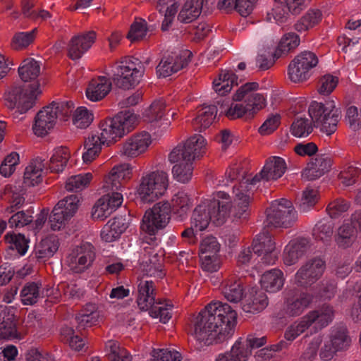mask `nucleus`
<instances>
[{
  "label": "nucleus",
  "mask_w": 361,
  "mask_h": 361,
  "mask_svg": "<svg viewBox=\"0 0 361 361\" xmlns=\"http://www.w3.org/2000/svg\"><path fill=\"white\" fill-rule=\"evenodd\" d=\"M74 109L72 102H52L40 110L35 118L32 129L37 136L46 135L54 128L56 120L66 121Z\"/></svg>",
  "instance_id": "obj_4"
},
{
  "label": "nucleus",
  "mask_w": 361,
  "mask_h": 361,
  "mask_svg": "<svg viewBox=\"0 0 361 361\" xmlns=\"http://www.w3.org/2000/svg\"><path fill=\"white\" fill-rule=\"evenodd\" d=\"M329 339L331 345L338 351L347 350L351 343L348 328L343 324H338L331 328Z\"/></svg>",
  "instance_id": "obj_28"
},
{
  "label": "nucleus",
  "mask_w": 361,
  "mask_h": 361,
  "mask_svg": "<svg viewBox=\"0 0 361 361\" xmlns=\"http://www.w3.org/2000/svg\"><path fill=\"white\" fill-rule=\"evenodd\" d=\"M39 86L38 82L28 85H14L5 94L6 106L10 109H17L14 112L15 118L26 113L34 106L37 95L41 93Z\"/></svg>",
  "instance_id": "obj_5"
},
{
  "label": "nucleus",
  "mask_w": 361,
  "mask_h": 361,
  "mask_svg": "<svg viewBox=\"0 0 361 361\" xmlns=\"http://www.w3.org/2000/svg\"><path fill=\"white\" fill-rule=\"evenodd\" d=\"M286 164L283 159L279 157L269 158L262 169V174L265 180H277L281 178L286 170Z\"/></svg>",
  "instance_id": "obj_32"
},
{
  "label": "nucleus",
  "mask_w": 361,
  "mask_h": 361,
  "mask_svg": "<svg viewBox=\"0 0 361 361\" xmlns=\"http://www.w3.org/2000/svg\"><path fill=\"white\" fill-rule=\"evenodd\" d=\"M140 263V269L143 275L161 279L165 275L164 271L163 254L152 247H145Z\"/></svg>",
  "instance_id": "obj_16"
},
{
  "label": "nucleus",
  "mask_w": 361,
  "mask_h": 361,
  "mask_svg": "<svg viewBox=\"0 0 361 361\" xmlns=\"http://www.w3.org/2000/svg\"><path fill=\"white\" fill-rule=\"evenodd\" d=\"M319 59L310 51H305L297 55L288 67L289 79L293 82H300L310 77V71L317 66Z\"/></svg>",
  "instance_id": "obj_13"
},
{
  "label": "nucleus",
  "mask_w": 361,
  "mask_h": 361,
  "mask_svg": "<svg viewBox=\"0 0 361 361\" xmlns=\"http://www.w3.org/2000/svg\"><path fill=\"white\" fill-rule=\"evenodd\" d=\"M341 118V111L339 108L327 116L326 118L319 126L320 130L327 135L334 133L337 129L338 123Z\"/></svg>",
  "instance_id": "obj_58"
},
{
  "label": "nucleus",
  "mask_w": 361,
  "mask_h": 361,
  "mask_svg": "<svg viewBox=\"0 0 361 361\" xmlns=\"http://www.w3.org/2000/svg\"><path fill=\"white\" fill-rule=\"evenodd\" d=\"M171 206L168 202L156 203L147 209L142 217L140 228L150 235H154L164 228L171 218Z\"/></svg>",
  "instance_id": "obj_11"
},
{
  "label": "nucleus",
  "mask_w": 361,
  "mask_h": 361,
  "mask_svg": "<svg viewBox=\"0 0 361 361\" xmlns=\"http://www.w3.org/2000/svg\"><path fill=\"white\" fill-rule=\"evenodd\" d=\"M250 355V351L245 348V344L239 338L229 352L219 355L216 361H247Z\"/></svg>",
  "instance_id": "obj_36"
},
{
  "label": "nucleus",
  "mask_w": 361,
  "mask_h": 361,
  "mask_svg": "<svg viewBox=\"0 0 361 361\" xmlns=\"http://www.w3.org/2000/svg\"><path fill=\"white\" fill-rule=\"evenodd\" d=\"M40 73V66L34 59H25L18 68V74L20 79L25 82L35 80Z\"/></svg>",
  "instance_id": "obj_41"
},
{
  "label": "nucleus",
  "mask_w": 361,
  "mask_h": 361,
  "mask_svg": "<svg viewBox=\"0 0 361 361\" xmlns=\"http://www.w3.org/2000/svg\"><path fill=\"white\" fill-rule=\"evenodd\" d=\"M357 232L350 224H343L337 230L335 241L341 248L350 247L356 240Z\"/></svg>",
  "instance_id": "obj_39"
},
{
  "label": "nucleus",
  "mask_w": 361,
  "mask_h": 361,
  "mask_svg": "<svg viewBox=\"0 0 361 361\" xmlns=\"http://www.w3.org/2000/svg\"><path fill=\"white\" fill-rule=\"evenodd\" d=\"M105 198H99L93 207L92 217L95 220L103 221L109 216L112 213V209H110L109 203H106Z\"/></svg>",
  "instance_id": "obj_61"
},
{
  "label": "nucleus",
  "mask_w": 361,
  "mask_h": 361,
  "mask_svg": "<svg viewBox=\"0 0 361 361\" xmlns=\"http://www.w3.org/2000/svg\"><path fill=\"white\" fill-rule=\"evenodd\" d=\"M220 249V245L214 236H208L202 240L200 245V254L216 256Z\"/></svg>",
  "instance_id": "obj_62"
},
{
  "label": "nucleus",
  "mask_w": 361,
  "mask_h": 361,
  "mask_svg": "<svg viewBox=\"0 0 361 361\" xmlns=\"http://www.w3.org/2000/svg\"><path fill=\"white\" fill-rule=\"evenodd\" d=\"M131 173V167L129 164H122L115 166L107 177L104 179V188L118 190L121 188L122 180L129 178Z\"/></svg>",
  "instance_id": "obj_23"
},
{
  "label": "nucleus",
  "mask_w": 361,
  "mask_h": 361,
  "mask_svg": "<svg viewBox=\"0 0 361 361\" xmlns=\"http://www.w3.org/2000/svg\"><path fill=\"white\" fill-rule=\"evenodd\" d=\"M334 313L332 306L324 305L317 310L310 312L307 316L312 324L317 322L321 328H324L333 321Z\"/></svg>",
  "instance_id": "obj_38"
},
{
  "label": "nucleus",
  "mask_w": 361,
  "mask_h": 361,
  "mask_svg": "<svg viewBox=\"0 0 361 361\" xmlns=\"http://www.w3.org/2000/svg\"><path fill=\"white\" fill-rule=\"evenodd\" d=\"M204 0H187L183 6L178 20L183 23H190L201 14Z\"/></svg>",
  "instance_id": "obj_33"
},
{
  "label": "nucleus",
  "mask_w": 361,
  "mask_h": 361,
  "mask_svg": "<svg viewBox=\"0 0 361 361\" xmlns=\"http://www.w3.org/2000/svg\"><path fill=\"white\" fill-rule=\"evenodd\" d=\"M292 134L298 137L308 136L313 130L312 122L307 118H297L291 125Z\"/></svg>",
  "instance_id": "obj_57"
},
{
  "label": "nucleus",
  "mask_w": 361,
  "mask_h": 361,
  "mask_svg": "<svg viewBox=\"0 0 361 361\" xmlns=\"http://www.w3.org/2000/svg\"><path fill=\"white\" fill-rule=\"evenodd\" d=\"M309 248L308 240L305 238L290 242L285 248L283 262L288 266L295 264Z\"/></svg>",
  "instance_id": "obj_27"
},
{
  "label": "nucleus",
  "mask_w": 361,
  "mask_h": 361,
  "mask_svg": "<svg viewBox=\"0 0 361 361\" xmlns=\"http://www.w3.org/2000/svg\"><path fill=\"white\" fill-rule=\"evenodd\" d=\"M80 198L78 195L67 196L59 201L51 211L49 224L53 231L63 228L78 209Z\"/></svg>",
  "instance_id": "obj_12"
},
{
  "label": "nucleus",
  "mask_w": 361,
  "mask_h": 361,
  "mask_svg": "<svg viewBox=\"0 0 361 361\" xmlns=\"http://www.w3.org/2000/svg\"><path fill=\"white\" fill-rule=\"evenodd\" d=\"M94 119L93 114L85 106L78 107L73 115V124L78 128H86Z\"/></svg>",
  "instance_id": "obj_55"
},
{
  "label": "nucleus",
  "mask_w": 361,
  "mask_h": 361,
  "mask_svg": "<svg viewBox=\"0 0 361 361\" xmlns=\"http://www.w3.org/2000/svg\"><path fill=\"white\" fill-rule=\"evenodd\" d=\"M256 82H247L243 85L233 96L234 102L243 103H232L229 108L224 110L226 116L231 120L245 118L251 119L259 110L266 106V99L263 94L255 92L259 89Z\"/></svg>",
  "instance_id": "obj_3"
},
{
  "label": "nucleus",
  "mask_w": 361,
  "mask_h": 361,
  "mask_svg": "<svg viewBox=\"0 0 361 361\" xmlns=\"http://www.w3.org/2000/svg\"><path fill=\"white\" fill-rule=\"evenodd\" d=\"M145 71V66L138 59L126 56L115 68L111 80L118 88L130 90L140 82Z\"/></svg>",
  "instance_id": "obj_6"
},
{
  "label": "nucleus",
  "mask_w": 361,
  "mask_h": 361,
  "mask_svg": "<svg viewBox=\"0 0 361 361\" xmlns=\"http://www.w3.org/2000/svg\"><path fill=\"white\" fill-rule=\"evenodd\" d=\"M350 208V203L341 198H338L330 202L326 210L331 218H336Z\"/></svg>",
  "instance_id": "obj_63"
},
{
  "label": "nucleus",
  "mask_w": 361,
  "mask_h": 361,
  "mask_svg": "<svg viewBox=\"0 0 361 361\" xmlns=\"http://www.w3.org/2000/svg\"><path fill=\"white\" fill-rule=\"evenodd\" d=\"M92 174H79L70 177L66 183V188L68 191L78 192L85 188L92 179Z\"/></svg>",
  "instance_id": "obj_54"
},
{
  "label": "nucleus",
  "mask_w": 361,
  "mask_h": 361,
  "mask_svg": "<svg viewBox=\"0 0 361 361\" xmlns=\"http://www.w3.org/2000/svg\"><path fill=\"white\" fill-rule=\"evenodd\" d=\"M168 187L167 174L164 171L147 173L141 177L137 192L144 202L154 201L161 196Z\"/></svg>",
  "instance_id": "obj_9"
},
{
  "label": "nucleus",
  "mask_w": 361,
  "mask_h": 361,
  "mask_svg": "<svg viewBox=\"0 0 361 361\" xmlns=\"http://www.w3.org/2000/svg\"><path fill=\"white\" fill-rule=\"evenodd\" d=\"M191 53L183 51V54L177 51H166L157 66V73L159 77H168L178 72L188 64Z\"/></svg>",
  "instance_id": "obj_17"
},
{
  "label": "nucleus",
  "mask_w": 361,
  "mask_h": 361,
  "mask_svg": "<svg viewBox=\"0 0 361 361\" xmlns=\"http://www.w3.org/2000/svg\"><path fill=\"white\" fill-rule=\"evenodd\" d=\"M322 13L319 9H310L295 24L298 32H305L317 25L322 20Z\"/></svg>",
  "instance_id": "obj_43"
},
{
  "label": "nucleus",
  "mask_w": 361,
  "mask_h": 361,
  "mask_svg": "<svg viewBox=\"0 0 361 361\" xmlns=\"http://www.w3.org/2000/svg\"><path fill=\"white\" fill-rule=\"evenodd\" d=\"M238 85V76L231 71H222L219 78L213 82L214 91L221 96L229 92L233 86Z\"/></svg>",
  "instance_id": "obj_34"
},
{
  "label": "nucleus",
  "mask_w": 361,
  "mask_h": 361,
  "mask_svg": "<svg viewBox=\"0 0 361 361\" xmlns=\"http://www.w3.org/2000/svg\"><path fill=\"white\" fill-rule=\"evenodd\" d=\"M136 121V116L130 110H124L117 114L114 118L106 119L100 125V135L106 145L121 138L129 133Z\"/></svg>",
  "instance_id": "obj_8"
},
{
  "label": "nucleus",
  "mask_w": 361,
  "mask_h": 361,
  "mask_svg": "<svg viewBox=\"0 0 361 361\" xmlns=\"http://www.w3.org/2000/svg\"><path fill=\"white\" fill-rule=\"evenodd\" d=\"M71 153L66 147H58L53 149L49 161L51 171L59 173L64 170L70 159Z\"/></svg>",
  "instance_id": "obj_35"
},
{
  "label": "nucleus",
  "mask_w": 361,
  "mask_h": 361,
  "mask_svg": "<svg viewBox=\"0 0 361 361\" xmlns=\"http://www.w3.org/2000/svg\"><path fill=\"white\" fill-rule=\"evenodd\" d=\"M151 142L150 134L144 131L128 138L123 144L121 152L127 157H137L147 150Z\"/></svg>",
  "instance_id": "obj_18"
},
{
  "label": "nucleus",
  "mask_w": 361,
  "mask_h": 361,
  "mask_svg": "<svg viewBox=\"0 0 361 361\" xmlns=\"http://www.w3.org/2000/svg\"><path fill=\"white\" fill-rule=\"evenodd\" d=\"M337 109L333 101L325 103L312 102L309 107L308 112L314 126L319 128L325 118Z\"/></svg>",
  "instance_id": "obj_26"
},
{
  "label": "nucleus",
  "mask_w": 361,
  "mask_h": 361,
  "mask_svg": "<svg viewBox=\"0 0 361 361\" xmlns=\"http://www.w3.org/2000/svg\"><path fill=\"white\" fill-rule=\"evenodd\" d=\"M217 114V108L215 105L203 104L198 111L197 117L193 120V125L200 131L209 128L213 123Z\"/></svg>",
  "instance_id": "obj_37"
},
{
  "label": "nucleus",
  "mask_w": 361,
  "mask_h": 361,
  "mask_svg": "<svg viewBox=\"0 0 361 361\" xmlns=\"http://www.w3.org/2000/svg\"><path fill=\"white\" fill-rule=\"evenodd\" d=\"M236 319V312L227 303H209L197 316L192 334L205 345L222 343L233 334Z\"/></svg>",
  "instance_id": "obj_1"
},
{
  "label": "nucleus",
  "mask_w": 361,
  "mask_h": 361,
  "mask_svg": "<svg viewBox=\"0 0 361 361\" xmlns=\"http://www.w3.org/2000/svg\"><path fill=\"white\" fill-rule=\"evenodd\" d=\"M147 30V22L141 19L139 22L132 24L127 37L131 42L140 40L145 37Z\"/></svg>",
  "instance_id": "obj_64"
},
{
  "label": "nucleus",
  "mask_w": 361,
  "mask_h": 361,
  "mask_svg": "<svg viewBox=\"0 0 361 361\" xmlns=\"http://www.w3.org/2000/svg\"><path fill=\"white\" fill-rule=\"evenodd\" d=\"M297 219L293 203L285 198L273 201L267 209V226L274 228H289Z\"/></svg>",
  "instance_id": "obj_10"
},
{
  "label": "nucleus",
  "mask_w": 361,
  "mask_h": 361,
  "mask_svg": "<svg viewBox=\"0 0 361 361\" xmlns=\"http://www.w3.org/2000/svg\"><path fill=\"white\" fill-rule=\"evenodd\" d=\"M268 304L267 295L262 290L252 289L242 308L245 312L255 314L264 310Z\"/></svg>",
  "instance_id": "obj_29"
},
{
  "label": "nucleus",
  "mask_w": 361,
  "mask_h": 361,
  "mask_svg": "<svg viewBox=\"0 0 361 361\" xmlns=\"http://www.w3.org/2000/svg\"><path fill=\"white\" fill-rule=\"evenodd\" d=\"M288 344L285 341H281L276 344L271 345L269 347L264 348L256 353L255 358L257 361H270L276 352L281 351L286 348Z\"/></svg>",
  "instance_id": "obj_56"
},
{
  "label": "nucleus",
  "mask_w": 361,
  "mask_h": 361,
  "mask_svg": "<svg viewBox=\"0 0 361 361\" xmlns=\"http://www.w3.org/2000/svg\"><path fill=\"white\" fill-rule=\"evenodd\" d=\"M253 252L261 256L267 251H272L276 249L275 242L268 232L259 233L253 240L252 243Z\"/></svg>",
  "instance_id": "obj_44"
},
{
  "label": "nucleus",
  "mask_w": 361,
  "mask_h": 361,
  "mask_svg": "<svg viewBox=\"0 0 361 361\" xmlns=\"http://www.w3.org/2000/svg\"><path fill=\"white\" fill-rule=\"evenodd\" d=\"M6 240L10 244L8 251L16 250L20 255H24L28 248L29 240L20 233H8L5 236Z\"/></svg>",
  "instance_id": "obj_49"
},
{
  "label": "nucleus",
  "mask_w": 361,
  "mask_h": 361,
  "mask_svg": "<svg viewBox=\"0 0 361 361\" xmlns=\"http://www.w3.org/2000/svg\"><path fill=\"white\" fill-rule=\"evenodd\" d=\"M212 222L209 212H207L206 202L195 207L191 217V224L196 231H202L207 228Z\"/></svg>",
  "instance_id": "obj_42"
},
{
  "label": "nucleus",
  "mask_w": 361,
  "mask_h": 361,
  "mask_svg": "<svg viewBox=\"0 0 361 361\" xmlns=\"http://www.w3.org/2000/svg\"><path fill=\"white\" fill-rule=\"evenodd\" d=\"M206 140L204 137L195 134L183 145H178L169 154V160L175 164L172 168L173 178L178 182H188L192 175L193 161L202 157L205 152Z\"/></svg>",
  "instance_id": "obj_2"
},
{
  "label": "nucleus",
  "mask_w": 361,
  "mask_h": 361,
  "mask_svg": "<svg viewBox=\"0 0 361 361\" xmlns=\"http://www.w3.org/2000/svg\"><path fill=\"white\" fill-rule=\"evenodd\" d=\"M261 286L266 291L276 293L280 290L284 283L283 272L276 269L266 271L261 278Z\"/></svg>",
  "instance_id": "obj_31"
},
{
  "label": "nucleus",
  "mask_w": 361,
  "mask_h": 361,
  "mask_svg": "<svg viewBox=\"0 0 361 361\" xmlns=\"http://www.w3.org/2000/svg\"><path fill=\"white\" fill-rule=\"evenodd\" d=\"M221 293L228 301L238 303L244 295L243 282L234 276L225 279L221 283Z\"/></svg>",
  "instance_id": "obj_25"
},
{
  "label": "nucleus",
  "mask_w": 361,
  "mask_h": 361,
  "mask_svg": "<svg viewBox=\"0 0 361 361\" xmlns=\"http://www.w3.org/2000/svg\"><path fill=\"white\" fill-rule=\"evenodd\" d=\"M311 325L312 324L306 314L301 318L300 322H294L287 328L285 331L284 337L287 341H293L305 332Z\"/></svg>",
  "instance_id": "obj_52"
},
{
  "label": "nucleus",
  "mask_w": 361,
  "mask_h": 361,
  "mask_svg": "<svg viewBox=\"0 0 361 361\" xmlns=\"http://www.w3.org/2000/svg\"><path fill=\"white\" fill-rule=\"evenodd\" d=\"M317 202V191L310 187H307L303 191L302 195L299 204L300 212H306L313 207Z\"/></svg>",
  "instance_id": "obj_60"
},
{
  "label": "nucleus",
  "mask_w": 361,
  "mask_h": 361,
  "mask_svg": "<svg viewBox=\"0 0 361 361\" xmlns=\"http://www.w3.org/2000/svg\"><path fill=\"white\" fill-rule=\"evenodd\" d=\"M106 143L104 139H102L100 134L97 133H92L85 139L84 142V147L86 152L82 154V159L85 163H90L97 157L101 152L102 146Z\"/></svg>",
  "instance_id": "obj_30"
},
{
  "label": "nucleus",
  "mask_w": 361,
  "mask_h": 361,
  "mask_svg": "<svg viewBox=\"0 0 361 361\" xmlns=\"http://www.w3.org/2000/svg\"><path fill=\"white\" fill-rule=\"evenodd\" d=\"M59 242L54 238H47L41 240L35 247V255L37 259H44L52 257L58 250Z\"/></svg>",
  "instance_id": "obj_48"
},
{
  "label": "nucleus",
  "mask_w": 361,
  "mask_h": 361,
  "mask_svg": "<svg viewBox=\"0 0 361 361\" xmlns=\"http://www.w3.org/2000/svg\"><path fill=\"white\" fill-rule=\"evenodd\" d=\"M96 33L89 31L85 34L76 35L71 38L68 44V56L72 60H78L82 57L94 42Z\"/></svg>",
  "instance_id": "obj_19"
},
{
  "label": "nucleus",
  "mask_w": 361,
  "mask_h": 361,
  "mask_svg": "<svg viewBox=\"0 0 361 361\" xmlns=\"http://www.w3.org/2000/svg\"><path fill=\"white\" fill-rule=\"evenodd\" d=\"M290 13L286 4L281 0H274L273 8L271 12L267 13V20L271 21L274 19L277 23H283L289 18Z\"/></svg>",
  "instance_id": "obj_51"
},
{
  "label": "nucleus",
  "mask_w": 361,
  "mask_h": 361,
  "mask_svg": "<svg viewBox=\"0 0 361 361\" xmlns=\"http://www.w3.org/2000/svg\"><path fill=\"white\" fill-rule=\"evenodd\" d=\"M325 269V261L321 257L309 259L295 274V283L302 288L310 287L322 277Z\"/></svg>",
  "instance_id": "obj_14"
},
{
  "label": "nucleus",
  "mask_w": 361,
  "mask_h": 361,
  "mask_svg": "<svg viewBox=\"0 0 361 361\" xmlns=\"http://www.w3.org/2000/svg\"><path fill=\"white\" fill-rule=\"evenodd\" d=\"M94 246L90 243H82L73 247L67 256V264L75 273H82L89 269L95 259Z\"/></svg>",
  "instance_id": "obj_15"
},
{
  "label": "nucleus",
  "mask_w": 361,
  "mask_h": 361,
  "mask_svg": "<svg viewBox=\"0 0 361 361\" xmlns=\"http://www.w3.org/2000/svg\"><path fill=\"white\" fill-rule=\"evenodd\" d=\"M166 102L164 100L159 99L152 103L144 113L145 120L149 123L161 121L165 114Z\"/></svg>",
  "instance_id": "obj_50"
},
{
  "label": "nucleus",
  "mask_w": 361,
  "mask_h": 361,
  "mask_svg": "<svg viewBox=\"0 0 361 361\" xmlns=\"http://www.w3.org/2000/svg\"><path fill=\"white\" fill-rule=\"evenodd\" d=\"M334 223L331 219H323L319 221L313 228V235L317 240L328 242L334 233Z\"/></svg>",
  "instance_id": "obj_47"
},
{
  "label": "nucleus",
  "mask_w": 361,
  "mask_h": 361,
  "mask_svg": "<svg viewBox=\"0 0 361 361\" xmlns=\"http://www.w3.org/2000/svg\"><path fill=\"white\" fill-rule=\"evenodd\" d=\"M44 161L45 159L37 157L36 162L39 164L38 166L36 164H31L25 168L23 176L25 188L35 186L42 182V166H44L43 164Z\"/></svg>",
  "instance_id": "obj_40"
},
{
  "label": "nucleus",
  "mask_w": 361,
  "mask_h": 361,
  "mask_svg": "<svg viewBox=\"0 0 361 361\" xmlns=\"http://www.w3.org/2000/svg\"><path fill=\"white\" fill-rule=\"evenodd\" d=\"M243 185L240 188H234L235 195L233 202L231 203V211L235 220L246 219L248 215V209L250 202V195L247 192H244Z\"/></svg>",
  "instance_id": "obj_20"
},
{
  "label": "nucleus",
  "mask_w": 361,
  "mask_h": 361,
  "mask_svg": "<svg viewBox=\"0 0 361 361\" xmlns=\"http://www.w3.org/2000/svg\"><path fill=\"white\" fill-rule=\"evenodd\" d=\"M112 82L106 76H99L90 81L87 90L86 96L92 102L101 100L111 91Z\"/></svg>",
  "instance_id": "obj_24"
},
{
  "label": "nucleus",
  "mask_w": 361,
  "mask_h": 361,
  "mask_svg": "<svg viewBox=\"0 0 361 361\" xmlns=\"http://www.w3.org/2000/svg\"><path fill=\"white\" fill-rule=\"evenodd\" d=\"M154 291V283L152 281H141L138 285L137 305L142 311L149 310L152 317H159L161 322L166 324L171 318V313L168 307L157 306L161 302L156 300Z\"/></svg>",
  "instance_id": "obj_7"
},
{
  "label": "nucleus",
  "mask_w": 361,
  "mask_h": 361,
  "mask_svg": "<svg viewBox=\"0 0 361 361\" xmlns=\"http://www.w3.org/2000/svg\"><path fill=\"white\" fill-rule=\"evenodd\" d=\"M345 120L349 127L353 130L361 128V109L355 106H349L346 108Z\"/></svg>",
  "instance_id": "obj_59"
},
{
  "label": "nucleus",
  "mask_w": 361,
  "mask_h": 361,
  "mask_svg": "<svg viewBox=\"0 0 361 361\" xmlns=\"http://www.w3.org/2000/svg\"><path fill=\"white\" fill-rule=\"evenodd\" d=\"M300 44V38L293 32L286 34L281 39L273 56L277 59L284 54H287L292 49H295Z\"/></svg>",
  "instance_id": "obj_45"
},
{
  "label": "nucleus",
  "mask_w": 361,
  "mask_h": 361,
  "mask_svg": "<svg viewBox=\"0 0 361 361\" xmlns=\"http://www.w3.org/2000/svg\"><path fill=\"white\" fill-rule=\"evenodd\" d=\"M174 213L180 219H184L192 206V202L187 193L178 192L172 199Z\"/></svg>",
  "instance_id": "obj_46"
},
{
  "label": "nucleus",
  "mask_w": 361,
  "mask_h": 361,
  "mask_svg": "<svg viewBox=\"0 0 361 361\" xmlns=\"http://www.w3.org/2000/svg\"><path fill=\"white\" fill-rule=\"evenodd\" d=\"M312 295L307 293H300L296 297L288 298L284 303L283 311L288 317H297L300 315L312 302Z\"/></svg>",
  "instance_id": "obj_21"
},
{
  "label": "nucleus",
  "mask_w": 361,
  "mask_h": 361,
  "mask_svg": "<svg viewBox=\"0 0 361 361\" xmlns=\"http://www.w3.org/2000/svg\"><path fill=\"white\" fill-rule=\"evenodd\" d=\"M206 206L212 222L216 226L223 225L231 212V202L214 199L206 202Z\"/></svg>",
  "instance_id": "obj_22"
},
{
  "label": "nucleus",
  "mask_w": 361,
  "mask_h": 361,
  "mask_svg": "<svg viewBox=\"0 0 361 361\" xmlns=\"http://www.w3.org/2000/svg\"><path fill=\"white\" fill-rule=\"evenodd\" d=\"M39 286L37 283H27L20 291L21 301L24 305H32L39 297Z\"/></svg>",
  "instance_id": "obj_53"
}]
</instances>
